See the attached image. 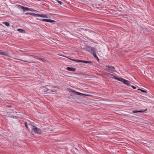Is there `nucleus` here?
I'll list each match as a JSON object with an SVG mask.
<instances>
[{"label":"nucleus","mask_w":154,"mask_h":154,"mask_svg":"<svg viewBox=\"0 0 154 154\" xmlns=\"http://www.w3.org/2000/svg\"><path fill=\"white\" fill-rule=\"evenodd\" d=\"M25 62H28L27 61H24Z\"/></svg>","instance_id":"33"},{"label":"nucleus","mask_w":154,"mask_h":154,"mask_svg":"<svg viewBox=\"0 0 154 154\" xmlns=\"http://www.w3.org/2000/svg\"><path fill=\"white\" fill-rule=\"evenodd\" d=\"M66 69L69 71H72L73 72H75L76 70L75 68L72 67H67L66 68Z\"/></svg>","instance_id":"8"},{"label":"nucleus","mask_w":154,"mask_h":154,"mask_svg":"<svg viewBox=\"0 0 154 154\" xmlns=\"http://www.w3.org/2000/svg\"><path fill=\"white\" fill-rule=\"evenodd\" d=\"M83 63H86L90 64L91 65L92 64V63L90 61H87L83 60Z\"/></svg>","instance_id":"14"},{"label":"nucleus","mask_w":154,"mask_h":154,"mask_svg":"<svg viewBox=\"0 0 154 154\" xmlns=\"http://www.w3.org/2000/svg\"><path fill=\"white\" fill-rule=\"evenodd\" d=\"M51 91H52L53 92H54L55 91L53 90H52Z\"/></svg>","instance_id":"31"},{"label":"nucleus","mask_w":154,"mask_h":154,"mask_svg":"<svg viewBox=\"0 0 154 154\" xmlns=\"http://www.w3.org/2000/svg\"><path fill=\"white\" fill-rule=\"evenodd\" d=\"M124 84L127 85L128 86H129L130 85V82L128 80H127Z\"/></svg>","instance_id":"15"},{"label":"nucleus","mask_w":154,"mask_h":154,"mask_svg":"<svg viewBox=\"0 0 154 154\" xmlns=\"http://www.w3.org/2000/svg\"><path fill=\"white\" fill-rule=\"evenodd\" d=\"M137 90L141 91L142 92H143V93H146V91L144 90H142L141 89L138 88L137 89Z\"/></svg>","instance_id":"20"},{"label":"nucleus","mask_w":154,"mask_h":154,"mask_svg":"<svg viewBox=\"0 0 154 154\" xmlns=\"http://www.w3.org/2000/svg\"><path fill=\"white\" fill-rule=\"evenodd\" d=\"M94 56V57L96 58V59L97 60H99V58H98V57H97V55H96V53H95V54H92Z\"/></svg>","instance_id":"17"},{"label":"nucleus","mask_w":154,"mask_h":154,"mask_svg":"<svg viewBox=\"0 0 154 154\" xmlns=\"http://www.w3.org/2000/svg\"><path fill=\"white\" fill-rule=\"evenodd\" d=\"M29 125L30 128H32V131L36 134H41L42 133V131L39 128H38L36 126L32 125L31 124L29 123Z\"/></svg>","instance_id":"1"},{"label":"nucleus","mask_w":154,"mask_h":154,"mask_svg":"<svg viewBox=\"0 0 154 154\" xmlns=\"http://www.w3.org/2000/svg\"><path fill=\"white\" fill-rule=\"evenodd\" d=\"M34 11V12H38V11L35 10H34V11Z\"/></svg>","instance_id":"30"},{"label":"nucleus","mask_w":154,"mask_h":154,"mask_svg":"<svg viewBox=\"0 0 154 154\" xmlns=\"http://www.w3.org/2000/svg\"><path fill=\"white\" fill-rule=\"evenodd\" d=\"M3 24L7 26H9L10 25L9 23L8 22H5L3 23Z\"/></svg>","instance_id":"16"},{"label":"nucleus","mask_w":154,"mask_h":154,"mask_svg":"<svg viewBox=\"0 0 154 154\" xmlns=\"http://www.w3.org/2000/svg\"><path fill=\"white\" fill-rule=\"evenodd\" d=\"M40 20L43 21H45L48 22H50L52 23H54V22H55V21L54 20L51 19H42V20Z\"/></svg>","instance_id":"6"},{"label":"nucleus","mask_w":154,"mask_h":154,"mask_svg":"<svg viewBox=\"0 0 154 154\" xmlns=\"http://www.w3.org/2000/svg\"><path fill=\"white\" fill-rule=\"evenodd\" d=\"M69 58V59H70L71 60H72V61H75V62H76V60L74 59H72V58Z\"/></svg>","instance_id":"23"},{"label":"nucleus","mask_w":154,"mask_h":154,"mask_svg":"<svg viewBox=\"0 0 154 154\" xmlns=\"http://www.w3.org/2000/svg\"><path fill=\"white\" fill-rule=\"evenodd\" d=\"M0 54L7 56L8 55V54L7 53L3 52L1 50H0Z\"/></svg>","instance_id":"10"},{"label":"nucleus","mask_w":154,"mask_h":154,"mask_svg":"<svg viewBox=\"0 0 154 154\" xmlns=\"http://www.w3.org/2000/svg\"><path fill=\"white\" fill-rule=\"evenodd\" d=\"M48 90H49V89H48V88H46L45 89H44V92H46V91H48Z\"/></svg>","instance_id":"24"},{"label":"nucleus","mask_w":154,"mask_h":154,"mask_svg":"<svg viewBox=\"0 0 154 154\" xmlns=\"http://www.w3.org/2000/svg\"><path fill=\"white\" fill-rule=\"evenodd\" d=\"M58 2V3L60 5H62L63 4V2H61V1H58V0H56Z\"/></svg>","instance_id":"22"},{"label":"nucleus","mask_w":154,"mask_h":154,"mask_svg":"<svg viewBox=\"0 0 154 154\" xmlns=\"http://www.w3.org/2000/svg\"><path fill=\"white\" fill-rule=\"evenodd\" d=\"M86 50L91 53L92 54L96 53L95 48L94 47L91 46H88L86 48Z\"/></svg>","instance_id":"2"},{"label":"nucleus","mask_w":154,"mask_h":154,"mask_svg":"<svg viewBox=\"0 0 154 154\" xmlns=\"http://www.w3.org/2000/svg\"><path fill=\"white\" fill-rule=\"evenodd\" d=\"M29 11H34V9H33L31 8H29Z\"/></svg>","instance_id":"26"},{"label":"nucleus","mask_w":154,"mask_h":154,"mask_svg":"<svg viewBox=\"0 0 154 154\" xmlns=\"http://www.w3.org/2000/svg\"><path fill=\"white\" fill-rule=\"evenodd\" d=\"M39 17H41L43 18H48V17L47 15L43 14H39Z\"/></svg>","instance_id":"11"},{"label":"nucleus","mask_w":154,"mask_h":154,"mask_svg":"<svg viewBox=\"0 0 154 154\" xmlns=\"http://www.w3.org/2000/svg\"><path fill=\"white\" fill-rule=\"evenodd\" d=\"M30 123L28 122H26L25 123V125L27 128H28V125L29 126V124Z\"/></svg>","instance_id":"19"},{"label":"nucleus","mask_w":154,"mask_h":154,"mask_svg":"<svg viewBox=\"0 0 154 154\" xmlns=\"http://www.w3.org/2000/svg\"><path fill=\"white\" fill-rule=\"evenodd\" d=\"M124 79L122 78H118L116 77V79L117 80L121 82H122L124 80Z\"/></svg>","instance_id":"13"},{"label":"nucleus","mask_w":154,"mask_h":154,"mask_svg":"<svg viewBox=\"0 0 154 154\" xmlns=\"http://www.w3.org/2000/svg\"><path fill=\"white\" fill-rule=\"evenodd\" d=\"M131 86L134 89H135L136 88V87H135L133 85H131Z\"/></svg>","instance_id":"27"},{"label":"nucleus","mask_w":154,"mask_h":154,"mask_svg":"<svg viewBox=\"0 0 154 154\" xmlns=\"http://www.w3.org/2000/svg\"><path fill=\"white\" fill-rule=\"evenodd\" d=\"M21 7V8L24 11H29V8L27 7H25L23 6L19 5Z\"/></svg>","instance_id":"7"},{"label":"nucleus","mask_w":154,"mask_h":154,"mask_svg":"<svg viewBox=\"0 0 154 154\" xmlns=\"http://www.w3.org/2000/svg\"><path fill=\"white\" fill-rule=\"evenodd\" d=\"M37 59L38 60H41V61H43L44 59H43L42 58H37Z\"/></svg>","instance_id":"25"},{"label":"nucleus","mask_w":154,"mask_h":154,"mask_svg":"<svg viewBox=\"0 0 154 154\" xmlns=\"http://www.w3.org/2000/svg\"><path fill=\"white\" fill-rule=\"evenodd\" d=\"M83 60H76V62L83 63Z\"/></svg>","instance_id":"21"},{"label":"nucleus","mask_w":154,"mask_h":154,"mask_svg":"<svg viewBox=\"0 0 154 154\" xmlns=\"http://www.w3.org/2000/svg\"><path fill=\"white\" fill-rule=\"evenodd\" d=\"M126 80H126L125 79H124V80L123 81V82H123L124 84H125V82H126Z\"/></svg>","instance_id":"28"},{"label":"nucleus","mask_w":154,"mask_h":154,"mask_svg":"<svg viewBox=\"0 0 154 154\" xmlns=\"http://www.w3.org/2000/svg\"><path fill=\"white\" fill-rule=\"evenodd\" d=\"M147 110V109H145L142 110H135L133 111V112L134 113H137V112H145L146 110Z\"/></svg>","instance_id":"9"},{"label":"nucleus","mask_w":154,"mask_h":154,"mask_svg":"<svg viewBox=\"0 0 154 154\" xmlns=\"http://www.w3.org/2000/svg\"><path fill=\"white\" fill-rule=\"evenodd\" d=\"M106 75L107 76L112 78L114 79H116V77L114 75L109 73H106Z\"/></svg>","instance_id":"5"},{"label":"nucleus","mask_w":154,"mask_h":154,"mask_svg":"<svg viewBox=\"0 0 154 154\" xmlns=\"http://www.w3.org/2000/svg\"><path fill=\"white\" fill-rule=\"evenodd\" d=\"M105 69L107 71H114L116 72V71L115 70L114 67L110 66L107 65L105 68Z\"/></svg>","instance_id":"3"},{"label":"nucleus","mask_w":154,"mask_h":154,"mask_svg":"<svg viewBox=\"0 0 154 154\" xmlns=\"http://www.w3.org/2000/svg\"><path fill=\"white\" fill-rule=\"evenodd\" d=\"M29 14H30L31 15L33 16H35L36 17H39V14H36L34 13H30Z\"/></svg>","instance_id":"12"},{"label":"nucleus","mask_w":154,"mask_h":154,"mask_svg":"<svg viewBox=\"0 0 154 154\" xmlns=\"http://www.w3.org/2000/svg\"><path fill=\"white\" fill-rule=\"evenodd\" d=\"M29 14V13H26V14H27V15L28 14Z\"/></svg>","instance_id":"32"},{"label":"nucleus","mask_w":154,"mask_h":154,"mask_svg":"<svg viewBox=\"0 0 154 154\" xmlns=\"http://www.w3.org/2000/svg\"><path fill=\"white\" fill-rule=\"evenodd\" d=\"M70 92L72 93H75L76 95H84V94H83L77 91H76L75 90H73L71 89L70 90Z\"/></svg>","instance_id":"4"},{"label":"nucleus","mask_w":154,"mask_h":154,"mask_svg":"<svg viewBox=\"0 0 154 154\" xmlns=\"http://www.w3.org/2000/svg\"><path fill=\"white\" fill-rule=\"evenodd\" d=\"M33 57L37 59V58H38V57H36V56H34Z\"/></svg>","instance_id":"29"},{"label":"nucleus","mask_w":154,"mask_h":154,"mask_svg":"<svg viewBox=\"0 0 154 154\" xmlns=\"http://www.w3.org/2000/svg\"><path fill=\"white\" fill-rule=\"evenodd\" d=\"M17 31L21 33H22L24 31V30L20 29H17Z\"/></svg>","instance_id":"18"}]
</instances>
